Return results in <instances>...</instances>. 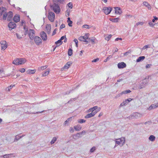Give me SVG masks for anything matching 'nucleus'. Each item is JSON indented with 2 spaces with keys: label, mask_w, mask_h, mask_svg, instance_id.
Returning a JSON list of instances; mask_svg holds the SVG:
<instances>
[{
  "label": "nucleus",
  "mask_w": 158,
  "mask_h": 158,
  "mask_svg": "<svg viewBox=\"0 0 158 158\" xmlns=\"http://www.w3.org/2000/svg\"><path fill=\"white\" fill-rule=\"evenodd\" d=\"M123 95L122 94H121V93L118 94L116 96H115V98H118L119 97H120L121 95Z\"/></svg>",
  "instance_id": "0e129e2a"
},
{
  "label": "nucleus",
  "mask_w": 158,
  "mask_h": 158,
  "mask_svg": "<svg viewBox=\"0 0 158 158\" xmlns=\"http://www.w3.org/2000/svg\"><path fill=\"white\" fill-rule=\"evenodd\" d=\"M34 40L35 43L37 45H39L42 43L41 39L38 36H35L34 38Z\"/></svg>",
  "instance_id": "39448f33"
},
{
  "label": "nucleus",
  "mask_w": 158,
  "mask_h": 158,
  "mask_svg": "<svg viewBox=\"0 0 158 158\" xmlns=\"http://www.w3.org/2000/svg\"><path fill=\"white\" fill-rule=\"evenodd\" d=\"M73 54V50L70 48L68 49V55L69 56H71Z\"/></svg>",
  "instance_id": "c85d7f7f"
},
{
  "label": "nucleus",
  "mask_w": 158,
  "mask_h": 158,
  "mask_svg": "<svg viewBox=\"0 0 158 158\" xmlns=\"http://www.w3.org/2000/svg\"><path fill=\"white\" fill-rule=\"evenodd\" d=\"M16 35L18 39H20L22 38V37L20 36L18 33H16Z\"/></svg>",
  "instance_id": "338daca9"
},
{
  "label": "nucleus",
  "mask_w": 158,
  "mask_h": 158,
  "mask_svg": "<svg viewBox=\"0 0 158 158\" xmlns=\"http://www.w3.org/2000/svg\"><path fill=\"white\" fill-rule=\"evenodd\" d=\"M26 61V60L24 58H17L14 60L13 61L12 63L16 65H19L24 64Z\"/></svg>",
  "instance_id": "f257e3e1"
},
{
  "label": "nucleus",
  "mask_w": 158,
  "mask_h": 158,
  "mask_svg": "<svg viewBox=\"0 0 158 158\" xmlns=\"http://www.w3.org/2000/svg\"><path fill=\"white\" fill-rule=\"evenodd\" d=\"M69 131L70 132L73 133L74 131V129L73 127H71L69 129Z\"/></svg>",
  "instance_id": "69168bd1"
},
{
  "label": "nucleus",
  "mask_w": 158,
  "mask_h": 158,
  "mask_svg": "<svg viewBox=\"0 0 158 158\" xmlns=\"http://www.w3.org/2000/svg\"><path fill=\"white\" fill-rule=\"evenodd\" d=\"M16 25L15 22H10L8 25V26L11 29L16 27Z\"/></svg>",
  "instance_id": "1a4fd4ad"
},
{
  "label": "nucleus",
  "mask_w": 158,
  "mask_h": 158,
  "mask_svg": "<svg viewBox=\"0 0 158 158\" xmlns=\"http://www.w3.org/2000/svg\"><path fill=\"white\" fill-rule=\"evenodd\" d=\"M69 11L68 10H66V12L65 15L66 17H68L69 16V13L70 12V10H69Z\"/></svg>",
  "instance_id": "4d7b16f0"
},
{
  "label": "nucleus",
  "mask_w": 158,
  "mask_h": 158,
  "mask_svg": "<svg viewBox=\"0 0 158 158\" xmlns=\"http://www.w3.org/2000/svg\"><path fill=\"white\" fill-rule=\"evenodd\" d=\"M8 15V14L6 12L4 11V13L3 14L2 18L4 20H6V19L7 17V15Z\"/></svg>",
  "instance_id": "bb28decb"
},
{
  "label": "nucleus",
  "mask_w": 158,
  "mask_h": 158,
  "mask_svg": "<svg viewBox=\"0 0 158 158\" xmlns=\"http://www.w3.org/2000/svg\"><path fill=\"white\" fill-rule=\"evenodd\" d=\"M78 40H80V41H82L84 42V40H85V38L84 36H81L80 37L78 38Z\"/></svg>",
  "instance_id": "4c0bfd02"
},
{
  "label": "nucleus",
  "mask_w": 158,
  "mask_h": 158,
  "mask_svg": "<svg viewBox=\"0 0 158 158\" xmlns=\"http://www.w3.org/2000/svg\"><path fill=\"white\" fill-rule=\"evenodd\" d=\"M49 20L51 22H53L55 18V13L52 12H49L48 15Z\"/></svg>",
  "instance_id": "f03ea898"
},
{
  "label": "nucleus",
  "mask_w": 158,
  "mask_h": 158,
  "mask_svg": "<svg viewBox=\"0 0 158 158\" xmlns=\"http://www.w3.org/2000/svg\"><path fill=\"white\" fill-rule=\"evenodd\" d=\"M145 58V57L144 56H140L136 60V62H140V61H142Z\"/></svg>",
  "instance_id": "aec40b11"
},
{
  "label": "nucleus",
  "mask_w": 158,
  "mask_h": 158,
  "mask_svg": "<svg viewBox=\"0 0 158 158\" xmlns=\"http://www.w3.org/2000/svg\"><path fill=\"white\" fill-rule=\"evenodd\" d=\"M112 10H104V12L106 15L110 14Z\"/></svg>",
  "instance_id": "de8ad7c7"
},
{
  "label": "nucleus",
  "mask_w": 158,
  "mask_h": 158,
  "mask_svg": "<svg viewBox=\"0 0 158 158\" xmlns=\"http://www.w3.org/2000/svg\"><path fill=\"white\" fill-rule=\"evenodd\" d=\"M119 20V19L118 18H116L113 19L111 21L112 22H114V23H116L117 22H118V21Z\"/></svg>",
  "instance_id": "a18cd8bd"
},
{
  "label": "nucleus",
  "mask_w": 158,
  "mask_h": 158,
  "mask_svg": "<svg viewBox=\"0 0 158 158\" xmlns=\"http://www.w3.org/2000/svg\"><path fill=\"white\" fill-rule=\"evenodd\" d=\"M25 135H22L21 136H19V135H17L15 136V139L14 140V142H15L16 141H18L20 139L22 138L23 137L25 136Z\"/></svg>",
  "instance_id": "a211bd4d"
},
{
  "label": "nucleus",
  "mask_w": 158,
  "mask_h": 158,
  "mask_svg": "<svg viewBox=\"0 0 158 158\" xmlns=\"http://www.w3.org/2000/svg\"><path fill=\"white\" fill-rule=\"evenodd\" d=\"M153 17L154 18L152 20V22L154 23L155 20L157 21L158 20V18L157 17H156V16H154Z\"/></svg>",
  "instance_id": "5fc2aeb1"
},
{
  "label": "nucleus",
  "mask_w": 158,
  "mask_h": 158,
  "mask_svg": "<svg viewBox=\"0 0 158 158\" xmlns=\"http://www.w3.org/2000/svg\"><path fill=\"white\" fill-rule=\"evenodd\" d=\"M62 43L63 42L60 40H59L57 41H56L55 43L56 45V46L58 47L61 45Z\"/></svg>",
  "instance_id": "cd10ccee"
},
{
  "label": "nucleus",
  "mask_w": 158,
  "mask_h": 158,
  "mask_svg": "<svg viewBox=\"0 0 158 158\" xmlns=\"http://www.w3.org/2000/svg\"><path fill=\"white\" fill-rule=\"evenodd\" d=\"M36 72V70H27V71H26V72L28 74H34V73L35 72Z\"/></svg>",
  "instance_id": "b1692460"
},
{
  "label": "nucleus",
  "mask_w": 158,
  "mask_h": 158,
  "mask_svg": "<svg viewBox=\"0 0 158 158\" xmlns=\"http://www.w3.org/2000/svg\"><path fill=\"white\" fill-rule=\"evenodd\" d=\"M47 68V66H43L41 67L40 68H38V69L39 70H44V69H46Z\"/></svg>",
  "instance_id": "ea45409f"
},
{
  "label": "nucleus",
  "mask_w": 158,
  "mask_h": 158,
  "mask_svg": "<svg viewBox=\"0 0 158 158\" xmlns=\"http://www.w3.org/2000/svg\"><path fill=\"white\" fill-rule=\"evenodd\" d=\"M72 64V63L70 61L68 62L64 65V66L63 67V69H68L69 67Z\"/></svg>",
  "instance_id": "f3484780"
},
{
  "label": "nucleus",
  "mask_w": 158,
  "mask_h": 158,
  "mask_svg": "<svg viewBox=\"0 0 158 158\" xmlns=\"http://www.w3.org/2000/svg\"><path fill=\"white\" fill-rule=\"evenodd\" d=\"M7 15V20L8 21H10L13 17V14L12 12L10 11L8 13Z\"/></svg>",
  "instance_id": "ddd939ff"
},
{
  "label": "nucleus",
  "mask_w": 158,
  "mask_h": 158,
  "mask_svg": "<svg viewBox=\"0 0 158 158\" xmlns=\"http://www.w3.org/2000/svg\"><path fill=\"white\" fill-rule=\"evenodd\" d=\"M116 143L119 145L122 143V145H123L125 143V139L124 137H122L118 139H116L115 141Z\"/></svg>",
  "instance_id": "7ed1b4c3"
},
{
  "label": "nucleus",
  "mask_w": 158,
  "mask_h": 158,
  "mask_svg": "<svg viewBox=\"0 0 158 158\" xmlns=\"http://www.w3.org/2000/svg\"><path fill=\"white\" fill-rule=\"evenodd\" d=\"M13 20L16 23L19 22L20 21V16L17 15H15L13 18Z\"/></svg>",
  "instance_id": "4468645a"
},
{
  "label": "nucleus",
  "mask_w": 158,
  "mask_h": 158,
  "mask_svg": "<svg viewBox=\"0 0 158 158\" xmlns=\"http://www.w3.org/2000/svg\"><path fill=\"white\" fill-rule=\"evenodd\" d=\"M96 150V147H93L90 150V152H93Z\"/></svg>",
  "instance_id": "8fccbe9b"
},
{
  "label": "nucleus",
  "mask_w": 158,
  "mask_h": 158,
  "mask_svg": "<svg viewBox=\"0 0 158 158\" xmlns=\"http://www.w3.org/2000/svg\"><path fill=\"white\" fill-rule=\"evenodd\" d=\"M74 136L76 137H81V136L80 135L79 133H77L76 134L74 135Z\"/></svg>",
  "instance_id": "774afa93"
},
{
  "label": "nucleus",
  "mask_w": 158,
  "mask_h": 158,
  "mask_svg": "<svg viewBox=\"0 0 158 158\" xmlns=\"http://www.w3.org/2000/svg\"><path fill=\"white\" fill-rule=\"evenodd\" d=\"M115 11V14H120L122 13V10H114Z\"/></svg>",
  "instance_id": "09e8293b"
},
{
  "label": "nucleus",
  "mask_w": 158,
  "mask_h": 158,
  "mask_svg": "<svg viewBox=\"0 0 158 158\" xmlns=\"http://www.w3.org/2000/svg\"><path fill=\"white\" fill-rule=\"evenodd\" d=\"M67 6H68L70 9H72L73 7V4L72 3L69 2L67 4Z\"/></svg>",
  "instance_id": "a19ab883"
},
{
  "label": "nucleus",
  "mask_w": 158,
  "mask_h": 158,
  "mask_svg": "<svg viewBox=\"0 0 158 158\" xmlns=\"http://www.w3.org/2000/svg\"><path fill=\"white\" fill-rule=\"evenodd\" d=\"M74 128L76 131H80L82 128L80 125H78L77 126H74Z\"/></svg>",
  "instance_id": "6ab92c4d"
},
{
  "label": "nucleus",
  "mask_w": 158,
  "mask_h": 158,
  "mask_svg": "<svg viewBox=\"0 0 158 158\" xmlns=\"http://www.w3.org/2000/svg\"><path fill=\"white\" fill-rule=\"evenodd\" d=\"M49 73V71L48 70H46L44 72L43 74V76H47Z\"/></svg>",
  "instance_id": "72a5a7b5"
},
{
  "label": "nucleus",
  "mask_w": 158,
  "mask_h": 158,
  "mask_svg": "<svg viewBox=\"0 0 158 158\" xmlns=\"http://www.w3.org/2000/svg\"><path fill=\"white\" fill-rule=\"evenodd\" d=\"M51 8L53 10H60V8L58 4L54 3V4L51 6Z\"/></svg>",
  "instance_id": "0eeeda50"
},
{
  "label": "nucleus",
  "mask_w": 158,
  "mask_h": 158,
  "mask_svg": "<svg viewBox=\"0 0 158 158\" xmlns=\"http://www.w3.org/2000/svg\"><path fill=\"white\" fill-rule=\"evenodd\" d=\"M143 23L142 22H138L135 25V27L136 26H138L139 25H143Z\"/></svg>",
  "instance_id": "6e6d98bb"
},
{
  "label": "nucleus",
  "mask_w": 158,
  "mask_h": 158,
  "mask_svg": "<svg viewBox=\"0 0 158 158\" xmlns=\"http://www.w3.org/2000/svg\"><path fill=\"white\" fill-rule=\"evenodd\" d=\"M65 27V25L64 24H62L60 26V30L61 29H62L63 28H64Z\"/></svg>",
  "instance_id": "052dcab7"
},
{
  "label": "nucleus",
  "mask_w": 158,
  "mask_h": 158,
  "mask_svg": "<svg viewBox=\"0 0 158 158\" xmlns=\"http://www.w3.org/2000/svg\"><path fill=\"white\" fill-rule=\"evenodd\" d=\"M73 41H74V42L75 43L76 45V47H78V42L77 40L76 39H75Z\"/></svg>",
  "instance_id": "603ef678"
},
{
  "label": "nucleus",
  "mask_w": 158,
  "mask_h": 158,
  "mask_svg": "<svg viewBox=\"0 0 158 158\" xmlns=\"http://www.w3.org/2000/svg\"><path fill=\"white\" fill-rule=\"evenodd\" d=\"M95 115V114L93 113H90L86 114L85 116V118H88L94 116Z\"/></svg>",
  "instance_id": "dca6fc26"
},
{
  "label": "nucleus",
  "mask_w": 158,
  "mask_h": 158,
  "mask_svg": "<svg viewBox=\"0 0 158 158\" xmlns=\"http://www.w3.org/2000/svg\"><path fill=\"white\" fill-rule=\"evenodd\" d=\"M56 137H54L52 141H51L50 142V143L51 145L53 144L54 143L56 142Z\"/></svg>",
  "instance_id": "2f4dec72"
},
{
  "label": "nucleus",
  "mask_w": 158,
  "mask_h": 158,
  "mask_svg": "<svg viewBox=\"0 0 158 158\" xmlns=\"http://www.w3.org/2000/svg\"><path fill=\"white\" fill-rule=\"evenodd\" d=\"M46 28L48 34H49L51 31V26L50 24H47L46 26Z\"/></svg>",
  "instance_id": "2eb2a0df"
},
{
  "label": "nucleus",
  "mask_w": 158,
  "mask_h": 158,
  "mask_svg": "<svg viewBox=\"0 0 158 158\" xmlns=\"http://www.w3.org/2000/svg\"><path fill=\"white\" fill-rule=\"evenodd\" d=\"M132 99H131V98H129L128 99H126L124 101L125 103H126V105H127L129 102L131 101Z\"/></svg>",
  "instance_id": "473e14b6"
},
{
  "label": "nucleus",
  "mask_w": 158,
  "mask_h": 158,
  "mask_svg": "<svg viewBox=\"0 0 158 158\" xmlns=\"http://www.w3.org/2000/svg\"><path fill=\"white\" fill-rule=\"evenodd\" d=\"M85 121L86 120L83 119H79L78 120V122L80 123H85Z\"/></svg>",
  "instance_id": "58836bf2"
},
{
  "label": "nucleus",
  "mask_w": 158,
  "mask_h": 158,
  "mask_svg": "<svg viewBox=\"0 0 158 158\" xmlns=\"http://www.w3.org/2000/svg\"><path fill=\"white\" fill-rule=\"evenodd\" d=\"M113 8L110 7H104L102 10H112Z\"/></svg>",
  "instance_id": "e433bc0d"
},
{
  "label": "nucleus",
  "mask_w": 158,
  "mask_h": 158,
  "mask_svg": "<svg viewBox=\"0 0 158 158\" xmlns=\"http://www.w3.org/2000/svg\"><path fill=\"white\" fill-rule=\"evenodd\" d=\"M86 133V131H83L82 132L79 133L80 135H84Z\"/></svg>",
  "instance_id": "e2e57ef3"
},
{
  "label": "nucleus",
  "mask_w": 158,
  "mask_h": 158,
  "mask_svg": "<svg viewBox=\"0 0 158 158\" xmlns=\"http://www.w3.org/2000/svg\"><path fill=\"white\" fill-rule=\"evenodd\" d=\"M112 57V56L111 55H109L107 58L104 60V62H106L107 60H109Z\"/></svg>",
  "instance_id": "3c124183"
},
{
  "label": "nucleus",
  "mask_w": 158,
  "mask_h": 158,
  "mask_svg": "<svg viewBox=\"0 0 158 158\" xmlns=\"http://www.w3.org/2000/svg\"><path fill=\"white\" fill-rule=\"evenodd\" d=\"M112 35H108L107 37H106L105 38V39L107 41H108L110 39L111 37H112Z\"/></svg>",
  "instance_id": "37998d69"
},
{
  "label": "nucleus",
  "mask_w": 158,
  "mask_h": 158,
  "mask_svg": "<svg viewBox=\"0 0 158 158\" xmlns=\"http://www.w3.org/2000/svg\"><path fill=\"white\" fill-rule=\"evenodd\" d=\"M148 82V81L147 80H144L139 85V88L140 89H142L143 88H144Z\"/></svg>",
  "instance_id": "423d86ee"
},
{
  "label": "nucleus",
  "mask_w": 158,
  "mask_h": 158,
  "mask_svg": "<svg viewBox=\"0 0 158 158\" xmlns=\"http://www.w3.org/2000/svg\"><path fill=\"white\" fill-rule=\"evenodd\" d=\"M40 36L44 41H46L47 40V35L44 31H42L40 33Z\"/></svg>",
  "instance_id": "9b49d317"
},
{
  "label": "nucleus",
  "mask_w": 158,
  "mask_h": 158,
  "mask_svg": "<svg viewBox=\"0 0 158 158\" xmlns=\"http://www.w3.org/2000/svg\"><path fill=\"white\" fill-rule=\"evenodd\" d=\"M94 107H97V108L95 110V112H96V114L99 111H100L101 110V108L100 107H98L97 106H95Z\"/></svg>",
  "instance_id": "79ce46f5"
},
{
  "label": "nucleus",
  "mask_w": 158,
  "mask_h": 158,
  "mask_svg": "<svg viewBox=\"0 0 158 158\" xmlns=\"http://www.w3.org/2000/svg\"><path fill=\"white\" fill-rule=\"evenodd\" d=\"M96 39L95 37H93L91 38H89V40H90L92 42V44H94V41Z\"/></svg>",
  "instance_id": "c756f323"
},
{
  "label": "nucleus",
  "mask_w": 158,
  "mask_h": 158,
  "mask_svg": "<svg viewBox=\"0 0 158 158\" xmlns=\"http://www.w3.org/2000/svg\"><path fill=\"white\" fill-rule=\"evenodd\" d=\"M143 5L147 7L148 9H151V6L150 4L147 2H144L143 3Z\"/></svg>",
  "instance_id": "412c9836"
},
{
  "label": "nucleus",
  "mask_w": 158,
  "mask_h": 158,
  "mask_svg": "<svg viewBox=\"0 0 158 158\" xmlns=\"http://www.w3.org/2000/svg\"><path fill=\"white\" fill-rule=\"evenodd\" d=\"M141 114L137 112L131 114V119L137 118L141 116Z\"/></svg>",
  "instance_id": "9d476101"
},
{
  "label": "nucleus",
  "mask_w": 158,
  "mask_h": 158,
  "mask_svg": "<svg viewBox=\"0 0 158 158\" xmlns=\"http://www.w3.org/2000/svg\"><path fill=\"white\" fill-rule=\"evenodd\" d=\"M46 110H43L42 111H40V112H34L33 113H31L32 114H38V113H41L43 112H44Z\"/></svg>",
  "instance_id": "bf43d9fd"
},
{
  "label": "nucleus",
  "mask_w": 158,
  "mask_h": 158,
  "mask_svg": "<svg viewBox=\"0 0 158 158\" xmlns=\"http://www.w3.org/2000/svg\"><path fill=\"white\" fill-rule=\"evenodd\" d=\"M29 36L31 40L34 39V37L35 36V33L33 29H30L29 30Z\"/></svg>",
  "instance_id": "20e7f679"
},
{
  "label": "nucleus",
  "mask_w": 158,
  "mask_h": 158,
  "mask_svg": "<svg viewBox=\"0 0 158 158\" xmlns=\"http://www.w3.org/2000/svg\"><path fill=\"white\" fill-rule=\"evenodd\" d=\"M78 98V97L77 98H71L70 100H69L68 102V103H70L71 102V101H72V100H73V101H75L77 100V99Z\"/></svg>",
  "instance_id": "864d4df0"
},
{
  "label": "nucleus",
  "mask_w": 158,
  "mask_h": 158,
  "mask_svg": "<svg viewBox=\"0 0 158 158\" xmlns=\"http://www.w3.org/2000/svg\"><path fill=\"white\" fill-rule=\"evenodd\" d=\"M89 26L88 25H84L83 26V28H90Z\"/></svg>",
  "instance_id": "13d9d810"
},
{
  "label": "nucleus",
  "mask_w": 158,
  "mask_h": 158,
  "mask_svg": "<svg viewBox=\"0 0 158 158\" xmlns=\"http://www.w3.org/2000/svg\"><path fill=\"white\" fill-rule=\"evenodd\" d=\"M99 60V58H97L96 59H94L93 60H92V62H95L97 61H98Z\"/></svg>",
  "instance_id": "680f3d73"
},
{
  "label": "nucleus",
  "mask_w": 158,
  "mask_h": 158,
  "mask_svg": "<svg viewBox=\"0 0 158 158\" xmlns=\"http://www.w3.org/2000/svg\"><path fill=\"white\" fill-rule=\"evenodd\" d=\"M2 49L5 50L7 48L6 42L5 41H2L0 42Z\"/></svg>",
  "instance_id": "6e6552de"
},
{
  "label": "nucleus",
  "mask_w": 158,
  "mask_h": 158,
  "mask_svg": "<svg viewBox=\"0 0 158 158\" xmlns=\"http://www.w3.org/2000/svg\"><path fill=\"white\" fill-rule=\"evenodd\" d=\"M96 108H97V107L94 106L92 108H90L88 110V112H91V113H93L95 114L96 112H95V110Z\"/></svg>",
  "instance_id": "5701e85b"
},
{
  "label": "nucleus",
  "mask_w": 158,
  "mask_h": 158,
  "mask_svg": "<svg viewBox=\"0 0 158 158\" xmlns=\"http://www.w3.org/2000/svg\"><path fill=\"white\" fill-rule=\"evenodd\" d=\"M89 33H85V36H84V37L85 38V39H88L89 40Z\"/></svg>",
  "instance_id": "c03bdc74"
},
{
  "label": "nucleus",
  "mask_w": 158,
  "mask_h": 158,
  "mask_svg": "<svg viewBox=\"0 0 158 158\" xmlns=\"http://www.w3.org/2000/svg\"><path fill=\"white\" fill-rule=\"evenodd\" d=\"M155 138H156L154 136L151 135L148 138V139L149 140L153 142L155 141Z\"/></svg>",
  "instance_id": "393cba45"
},
{
  "label": "nucleus",
  "mask_w": 158,
  "mask_h": 158,
  "mask_svg": "<svg viewBox=\"0 0 158 158\" xmlns=\"http://www.w3.org/2000/svg\"><path fill=\"white\" fill-rule=\"evenodd\" d=\"M131 91L130 90H127L124 91H123L122 92H121V94H127L130 93Z\"/></svg>",
  "instance_id": "7c9ffc66"
},
{
  "label": "nucleus",
  "mask_w": 158,
  "mask_h": 158,
  "mask_svg": "<svg viewBox=\"0 0 158 158\" xmlns=\"http://www.w3.org/2000/svg\"><path fill=\"white\" fill-rule=\"evenodd\" d=\"M11 155V154H5L3 156H1V157H3L4 158H9L10 155Z\"/></svg>",
  "instance_id": "f704fd0d"
},
{
  "label": "nucleus",
  "mask_w": 158,
  "mask_h": 158,
  "mask_svg": "<svg viewBox=\"0 0 158 158\" xmlns=\"http://www.w3.org/2000/svg\"><path fill=\"white\" fill-rule=\"evenodd\" d=\"M126 66V64L123 62L118 63V67L119 69H123L125 68Z\"/></svg>",
  "instance_id": "f8f14e48"
},
{
  "label": "nucleus",
  "mask_w": 158,
  "mask_h": 158,
  "mask_svg": "<svg viewBox=\"0 0 158 158\" xmlns=\"http://www.w3.org/2000/svg\"><path fill=\"white\" fill-rule=\"evenodd\" d=\"M131 52V50H129L128 51L126 52H125L124 53V56H125L127 55L128 54L130 53Z\"/></svg>",
  "instance_id": "49530a36"
},
{
  "label": "nucleus",
  "mask_w": 158,
  "mask_h": 158,
  "mask_svg": "<svg viewBox=\"0 0 158 158\" xmlns=\"http://www.w3.org/2000/svg\"><path fill=\"white\" fill-rule=\"evenodd\" d=\"M72 119V117L69 118L64 122V125H66L67 123H69V122L71 121Z\"/></svg>",
  "instance_id": "c9c22d12"
},
{
  "label": "nucleus",
  "mask_w": 158,
  "mask_h": 158,
  "mask_svg": "<svg viewBox=\"0 0 158 158\" xmlns=\"http://www.w3.org/2000/svg\"><path fill=\"white\" fill-rule=\"evenodd\" d=\"M67 22L68 23V25L69 27L72 26V24L73 23V22L71 20L70 18L69 17L68 18Z\"/></svg>",
  "instance_id": "a878e982"
},
{
  "label": "nucleus",
  "mask_w": 158,
  "mask_h": 158,
  "mask_svg": "<svg viewBox=\"0 0 158 158\" xmlns=\"http://www.w3.org/2000/svg\"><path fill=\"white\" fill-rule=\"evenodd\" d=\"M158 107V106H157V105H155L154 104H152L148 108V109L149 110H151L152 109L156 108Z\"/></svg>",
  "instance_id": "4be33fe9"
}]
</instances>
